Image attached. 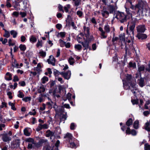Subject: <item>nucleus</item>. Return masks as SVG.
<instances>
[{
  "label": "nucleus",
  "mask_w": 150,
  "mask_h": 150,
  "mask_svg": "<svg viewBox=\"0 0 150 150\" xmlns=\"http://www.w3.org/2000/svg\"><path fill=\"white\" fill-rule=\"evenodd\" d=\"M130 8L132 10H134L135 12L139 15L142 13L143 10V5L142 4L139 2L135 6L131 5Z\"/></svg>",
  "instance_id": "obj_1"
},
{
  "label": "nucleus",
  "mask_w": 150,
  "mask_h": 150,
  "mask_svg": "<svg viewBox=\"0 0 150 150\" xmlns=\"http://www.w3.org/2000/svg\"><path fill=\"white\" fill-rule=\"evenodd\" d=\"M136 24V22L135 21H132L131 22L129 27V31H130V33H129V34L128 28H127L126 30V33L130 35H131L130 33H131V34L132 35L133 37L134 33V30L135 26Z\"/></svg>",
  "instance_id": "obj_2"
},
{
  "label": "nucleus",
  "mask_w": 150,
  "mask_h": 150,
  "mask_svg": "<svg viewBox=\"0 0 150 150\" xmlns=\"http://www.w3.org/2000/svg\"><path fill=\"white\" fill-rule=\"evenodd\" d=\"M119 21L121 23H124L127 21V15L122 12L118 11Z\"/></svg>",
  "instance_id": "obj_3"
},
{
  "label": "nucleus",
  "mask_w": 150,
  "mask_h": 150,
  "mask_svg": "<svg viewBox=\"0 0 150 150\" xmlns=\"http://www.w3.org/2000/svg\"><path fill=\"white\" fill-rule=\"evenodd\" d=\"M133 124V120L132 118H129L126 122L125 124L124 123L123 125L121 127V130L123 132H125L126 129V126L130 127Z\"/></svg>",
  "instance_id": "obj_4"
},
{
  "label": "nucleus",
  "mask_w": 150,
  "mask_h": 150,
  "mask_svg": "<svg viewBox=\"0 0 150 150\" xmlns=\"http://www.w3.org/2000/svg\"><path fill=\"white\" fill-rule=\"evenodd\" d=\"M48 83L49 84L50 87L51 88L50 90L49 91V93H53V94H55L56 93L57 86H56L54 87V88H52L55 84V81H52L50 83Z\"/></svg>",
  "instance_id": "obj_5"
},
{
  "label": "nucleus",
  "mask_w": 150,
  "mask_h": 150,
  "mask_svg": "<svg viewBox=\"0 0 150 150\" xmlns=\"http://www.w3.org/2000/svg\"><path fill=\"white\" fill-rule=\"evenodd\" d=\"M1 139L3 142L9 143L10 141L11 140V137L8 136L7 133H3L1 134Z\"/></svg>",
  "instance_id": "obj_6"
},
{
  "label": "nucleus",
  "mask_w": 150,
  "mask_h": 150,
  "mask_svg": "<svg viewBox=\"0 0 150 150\" xmlns=\"http://www.w3.org/2000/svg\"><path fill=\"white\" fill-rule=\"evenodd\" d=\"M20 140L19 139H16L13 141L11 144V148L14 149L18 148L20 146Z\"/></svg>",
  "instance_id": "obj_7"
},
{
  "label": "nucleus",
  "mask_w": 150,
  "mask_h": 150,
  "mask_svg": "<svg viewBox=\"0 0 150 150\" xmlns=\"http://www.w3.org/2000/svg\"><path fill=\"white\" fill-rule=\"evenodd\" d=\"M61 75L65 79L68 80L69 79L71 76V72L70 70H68L66 72L64 71L61 72Z\"/></svg>",
  "instance_id": "obj_8"
},
{
  "label": "nucleus",
  "mask_w": 150,
  "mask_h": 150,
  "mask_svg": "<svg viewBox=\"0 0 150 150\" xmlns=\"http://www.w3.org/2000/svg\"><path fill=\"white\" fill-rule=\"evenodd\" d=\"M79 43H81L83 47L84 48L83 50H87L89 49V50H91V48L89 45V43L87 42V40H84V42H79Z\"/></svg>",
  "instance_id": "obj_9"
},
{
  "label": "nucleus",
  "mask_w": 150,
  "mask_h": 150,
  "mask_svg": "<svg viewBox=\"0 0 150 150\" xmlns=\"http://www.w3.org/2000/svg\"><path fill=\"white\" fill-rule=\"evenodd\" d=\"M137 28L138 33H144L146 30L145 25H138L137 27Z\"/></svg>",
  "instance_id": "obj_10"
},
{
  "label": "nucleus",
  "mask_w": 150,
  "mask_h": 150,
  "mask_svg": "<svg viewBox=\"0 0 150 150\" xmlns=\"http://www.w3.org/2000/svg\"><path fill=\"white\" fill-rule=\"evenodd\" d=\"M47 141V140L44 139H42L39 141V142L38 143H35L34 142V144H34V147L35 149L36 148H38L42 146L43 143Z\"/></svg>",
  "instance_id": "obj_11"
},
{
  "label": "nucleus",
  "mask_w": 150,
  "mask_h": 150,
  "mask_svg": "<svg viewBox=\"0 0 150 150\" xmlns=\"http://www.w3.org/2000/svg\"><path fill=\"white\" fill-rule=\"evenodd\" d=\"M56 59L52 55L49 57V58L47 59V62L49 64H51L54 66L55 64Z\"/></svg>",
  "instance_id": "obj_12"
},
{
  "label": "nucleus",
  "mask_w": 150,
  "mask_h": 150,
  "mask_svg": "<svg viewBox=\"0 0 150 150\" xmlns=\"http://www.w3.org/2000/svg\"><path fill=\"white\" fill-rule=\"evenodd\" d=\"M137 37L139 40H145L147 38V35L145 34L138 33L137 35Z\"/></svg>",
  "instance_id": "obj_13"
},
{
  "label": "nucleus",
  "mask_w": 150,
  "mask_h": 150,
  "mask_svg": "<svg viewBox=\"0 0 150 150\" xmlns=\"http://www.w3.org/2000/svg\"><path fill=\"white\" fill-rule=\"evenodd\" d=\"M106 8L103 7V9L101 11V13L103 17L107 18L109 16V12L106 11Z\"/></svg>",
  "instance_id": "obj_14"
},
{
  "label": "nucleus",
  "mask_w": 150,
  "mask_h": 150,
  "mask_svg": "<svg viewBox=\"0 0 150 150\" xmlns=\"http://www.w3.org/2000/svg\"><path fill=\"white\" fill-rule=\"evenodd\" d=\"M83 28L84 31L86 32V33L85 34V36L86 37H87L88 36V35H90V28L89 27L86 28V26L85 25L83 26Z\"/></svg>",
  "instance_id": "obj_15"
},
{
  "label": "nucleus",
  "mask_w": 150,
  "mask_h": 150,
  "mask_svg": "<svg viewBox=\"0 0 150 150\" xmlns=\"http://www.w3.org/2000/svg\"><path fill=\"white\" fill-rule=\"evenodd\" d=\"M6 75L7 76H8V77L5 76V79L7 81H10L12 80V74L10 72H7L6 73Z\"/></svg>",
  "instance_id": "obj_16"
},
{
  "label": "nucleus",
  "mask_w": 150,
  "mask_h": 150,
  "mask_svg": "<svg viewBox=\"0 0 150 150\" xmlns=\"http://www.w3.org/2000/svg\"><path fill=\"white\" fill-rule=\"evenodd\" d=\"M21 1L20 0L19 2L15 1V4L13 6V7L16 10L18 11L20 9L19 3L21 2Z\"/></svg>",
  "instance_id": "obj_17"
},
{
  "label": "nucleus",
  "mask_w": 150,
  "mask_h": 150,
  "mask_svg": "<svg viewBox=\"0 0 150 150\" xmlns=\"http://www.w3.org/2000/svg\"><path fill=\"white\" fill-rule=\"evenodd\" d=\"M72 137L73 136L71 134L67 133L64 136V138L67 139L69 140V142H70V140L72 139Z\"/></svg>",
  "instance_id": "obj_18"
},
{
  "label": "nucleus",
  "mask_w": 150,
  "mask_h": 150,
  "mask_svg": "<svg viewBox=\"0 0 150 150\" xmlns=\"http://www.w3.org/2000/svg\"><path fill=\"white\" fill-rule=\"evenodd\" d=\"M46 134L45 136L47 137H50L53 136L54 133L52 131H50V130H48L46 132Z\"/></svg>",
  "instance_id": "obj_19"
},
{
  "label": "nucleus",
  "mask_w": 150,
  "mask_h": 150,
  "mask_svg": "<svg viewBox=\"0 0 150 150\" xmlns=\"http://www.w3.org/2000/svg\"><path fill=\"white\" fill-rule=\"evenodd\" d=\"M150 120H149V122H147L145 125V129L148 132H150Z\"/></svg>",
  "instance_id": "obj_20"
},
{
  "label": "nucleus",
  "mask_w": 150,
  "mask_h": 150,
  "mask_svg": "<svg viewBox=\"0 0 150 150\" xmlns=\"http://www.w3.org/2000/svg\"><path fill=\"white\" fill-rule=\"evenodd\" d=\"M138 84L141 87H143L144 86V80L143 78L141 77L139 79Z\"/></svg>",
  "instance_id": "obj_21"
},
{
  "label": "nucleus",
  "mask_w": 150,
  "mask_h": 150,
  "mask_svg": "<svg viewBox=\"0 0 150 150\" xmlns=\"http://www.w3.org/2000/svg\"><path fill=\"white\" fill-rule=\"evenodd\" d=\"M30 41L32 43H35L36 42V38L33 35H31L29 38Z\"/></svg>",
  "instance_id": "obj_22"
},
{
  "label": "nucleus",
  "mask_w": 150,
  "mask_h": 150,
  "mask_svg": "<svg viewBox=\"0 0 150 150\" xmlns=\"http://www.w3.org/2000/svg\"><path fill=\"white\" fill-rule=\"evenodd\" d=\"M109 7V11L110 13H113L115 10V8L114 6L112 5H110L108 6Z\"/></svg>",
  "instance_id": "obj_23"
},
{
  "label": "nucleus",
  "mask_w": 150,
  "mask_h": 150,
  "mask_svg": "<svg viewBox=\"0 0 150 150\" xmlns=\"http://www.w3.org/2000/svg\"><path fill=\"white\" fill-rule=\"evenodd\" d=\"M45 88L43 86V85H42V86H40V88L38 89L37 91L38 93H40L42 92H44L45 91Z\"/></svg>",
  "instance_id": "obj_24"
},
{
  "label": "nucleus",
  "mask_w": 150,
  "mask_h": 150,
  "mask_svg": "<svg viewBox=\"0 0 150 150\" xmlns=\"http://www.w3.org/2000/svg\"><path fill=\"white\" fill-rule=\"evenodd\" d=\"M10 33L11 35L13 36V38H15L16 37L18 33L15 30H11L10 31Z\"/></svg>",
  "instance_id": "obj_25"
},
{
  "label": "nucleus",
  "mask_w": 150,
  "mask_h": 150,
  "mask_svg": "<svg viewBox=\"0 0 150 150\" xmlns=\"http://www.w3.org/2000/svg\"><path fill=\"white\" fill-rule=\"evenodd\" d=\"M49 79L47 77L44 76L41 79V81L42 83L44 84L48 81Z\"/></svg>",
  "instance_id": "obj_26"
},
{
  "label": "nucleus",
  "mask_w": 150,
  "mask_h": 150,
  "mask_svg": "<svg viewBox=\"0 0 150 150\" xmlns=\"http://www.w3.org/2000/svg\"><path fill=\"white\" fill-rule=\"evenodd\" d=\"M21 51H24L26 49V47L25 45L23 44H20L19 47Z\"/></svg>",
  "instance_id": "obj_27"
},
{
  "label": "nucleus",
  "mask_w": 150,
  "mask_h": 150,
  "mask_svg": "<svg viewBox=\"0 0 150 150\" xmlns=\"http://www.w3.org/2000/svg\"><path fill=\"white\" fill-rule=\"evenodd\" d=\"M66 34V33L65 32H60L58 33L57 36V37H59V35H60L61 38H63L65 37Z\"/></svg>",
  "instance_id": "obj_28"
},
{
  "label": "nucleus",
  "mask_w": 150,
  "mask_h": 150,
  "mask_svg": "<svg viewBox=\"0 0 150 150\" xmlns=\"http://www.w3.org/2000/svg\"><path fill=\"white\" fill-rule=\"evenodd\" d=\"M139 121L138 120H136L133 123V127L136 129L138 128Z\"/></svg>",
  "instance_id": "obj_29"
},
{
  "label": "nucleus",
  "mask_w": 150,
  "mask_h": 150,
  "mask_svg": "<svg viewBox=\"0 0 150 150\" xmlns=\"http://www.w3.org/2000/svg\"><path fill=\"white\" fill-rule=\"evenodd\" d=\"M132 78V76L131 75L129 74H127L126 78V80H127V82H126V83H129L130 82L132 81L131 80Z\"/></svg>",
  "instance_id": "obj_30"
},
{
  "label": "nucleus",
  "mask_w": 150,
  "mask_h": 150,
  "mask_svg": "<svg viewBox=\"0 0 150 150\" xmlns=\"http://www.w3.org/2000/svg\"><path fill=\"white\" fill-rule=\"evenodd\" d=\"M129 65L130 68H135L136 67V63L135 62L132 63V62H130L129 63Z\"/></svg>",
  "instance_id": "obj_31"
},
{
  "label": "nucleus",
  "mask_w": 150,
  "mask_h": 150,
  "mask_svg": "<svg viewBox=\"0 0 150 150\" xmlns=\"http://www.w3.org/2000/svg\"><path fill=\"white\" fill-rule=\"evenodd\" d=\"M24 134L27 136H29L30 135V133L29 132L27 128H25L23 130Z\"/></svg>",
  "instance_id": "obj_32"
},
{
  "label": "nucleus",
  "mask_w": 150,
  "mask_h": 150,
  "mask_svg": "<svg viewBox=\"0 0 150 150\" xmlns=\"http://www.w3.org/2000/svg\"><path fill=\"white\" fill-rule=\"evenodd\" d=\"M104 28L105 31V32L108 33L110 32V28L108 25H105L104 26Z\"/></svg>",
  "instance_id": "obj_33"
},
{
  "label": "nucleus",
  "mask_w": 150,
  "mask_h": 150,
  "mask_svg": "<svg viewBox=\"0 0 150 150\" xmlns=\"http://www.w3.org/2000/svg\"><path fill=\"white\" fill-rule=\"evenodd\" d=\"M86 38V40L85 38H84L83 39L84 40H87V42L90 43L92 40L93 38V35L90 36V35H88V37Z\"/></svg>",
  "instance_id": "obj_34"
},
{
  "label": "nucleus",
  "mask_w": 150,
  "mask_h": 150,
  "mask_svg": "<svg viewBox=\"0 0 150 150\" xmlns=\"http://www.w3.org/2000/svg\"><path fill=\"white\" fill-rule=\"evenodd\" d=\"M18 94L17 95L18 97L20 98H23L24 96V95L21 90L19 91L18 92Z\"/></svg>",
  "instance_id": "obj_35"
},
{
  "label": "nucleus",
  "mask_w": 150,
  "mask_h": 150,
  "mask_svg": "<svg viewBox=\"0 0 150 150\" xmlns=\"http://www.w3.org/2000/svg\"><path fill=\"white\" fill-rule=\"evenodd\" d=\"M58 87L59 89V93L60 94L61 91L63 92L65 91V88L63 87V86L59 85L58 86Z\"/></svg>",
  "instance_id": "obj_36"
},
{
  "label": "nucleus",
  "mask_w": 150,
  "mask_h": 150,
  "mask_svg": "<svg viewBox=\"0 0 150 150\" xmlns=\"http://www.w3.org/2000/svg\"><path fill=\"white\" fill-rule=\"evenodd\" d=\"M59 42L60 44V46L61 47H63L65 46V44H66V42L64 41L63 40L61 39H60L59 40Z\"/></svg>",
  "instance_id": "obj_37"
},
{
  "label": "nucleus",
  "mask_w": 150,
  "mask_h": 150,
  "mask_svg": "<svg viewBox=\"0 0 150 150\" xmlns=\"http://www.w3.org/2000/svg\"><path fill=\"white\" fill-rule=\"evenodd\" d=\"M61 72H59L58 70L56 69H54V70L53 73L55 77L57 76L59 74L61 75Z\"/></svg>",
  "instance_id": "obj_38"
},
{
  "label": "nucleus",
  "mask_w": 150,
  "mask_h": 150,
  "mask_svg": "<svg viewBox=\"0 0 150 150\" xmlns=\"http://www.w3.org/2000/svg\"><path fill=\"white\" fill-rule=\"evenodd\" d=\"M60 141L59 140H58L57 141L56 143L55 144V146L56 147L55 149L57 150H59L58 147L59 146L60 144Z\"/></svg>",
  "instance_id": "obj_39"
},
{
  "label": "nucleus",
  "mask_w": 150,
  "mask_h": 150,
  "mask_svg": "<svg viewBox=\"0 0 150 150\" xmlns=\"http://www.w3.org/2000/svg\"><path fill=\"white\" fill-rule=\"evenodd\" d=\"M131 102L133 105H137L139 104V100L138 99L131 100Z\"/></svg>",
  "instance_id": "obj_40"
},
{
  "label": "nucleus",
  "mask_w": 150,
  "mask_h": 150,
  "mask_svg": "<svg viewBox=\"0 0 150 150\" xmlns=\"http://www.w3.org/2000/svg\"><path fill=\"white\" fill-rule=\"evenodd\" d=\"M70 143V146L71 148H76V146L75 143L74 142H70V141L69 142Z\"/></svg>",
  "instance_id": "obj_41"
},
{
  "label": "nucleus",
  "mask_w": 150,
  "mask_h": 150,
  "mask_svg": "<svg viewBox=\"0 0 150 150\" xmlns=\"http://www.w3.org/2000/svg\"><path fill=\"white\" fill-rule=\"evenodd\" d=\"M129 84L130 86H131L132 88H135V90H137L136 89V84L135 83H134V82H132V81L131 82H130V83H129Z\"/></svg>",
  "instance_id": "obj_42"
},
{
  "label": "nucleus",
  "mask_w": 150,
  "mask_h": 150,
  "mask_svg": "<svg viewBox=\"0 0 150 150\" xmlns=\"http://www.w3.org/2000/svg\"><path fill=\"white\" fill-rule=\"evenodd\" d=\"M34 140L32 138H29L25 140L26 142H31L32 144H34Z\"/></svg>",
  "instance_id": "obj_43"
},
{
  "label": "nucleus",
  "mask_w": 150,
  "mask_h": 150,
  "mask_svg": "<svg viewBox=\"0 0 150 150\" xmlns=\"http://www.w3.org/2000/svg\"><path fill=\"white\" fill-rule=\"evenodd\" d=\"M144 150H150V145L148 143H146L144 144Z\"/></svg>",
  "instance_id": "obj_44"
},
{
  "label": "nucleus",
  "mask_w": 150,
  "mask_h": 150,
  "mask_svg": "<svg viewBox=\"0 0 150 150\" xmlns=\"http://www.w3.org/2000/svg\"><path fill=\"white\" fill-rule=\"evenodd\" d=\"M39 53L40 54V56L43 57H45L46 56V52H44L42 50V51H40Z\"/></svg>",
  "instance_id": "obj_45"
},
{
  "label": "nucleus",
  "mask_w": 150,
  "mask_h": 150,
  "mask_svg": "<svg viewBox=\"0 0 150 150\" xmlns=\"http://www.w3.org/2000/svg\"><path fill=\"white\" fill-rule=\"evenodd\" d=\"M125 8L126 9V12L128 15H132V14L131 13V11L129 9V8H127L125 6Z\"/></svg>",
  "instance_id": "obj_46"
},
{
  "label": "nucleus",
  "mask_w": 150,
  "mask_h": 150,
  "mask_svg": "<svg viewBox=\"0 0 150 150\" xmlns=\"http://www.w3.org/2000/svg\"><path fill=\"white\" fill-rule=\"evenodd\" d=\"M10 36V33L8 31H6L5 34L3 36L6 38H8Z\"/></svg>",
  "instance_id": "obj_47"
},
{
  "label": "nucleus",
  "mask_w": 150,
  "mask_h": 150,
  "mask_svg": "<svg viewBox=\"0 0 150 150\" xmlns=\"http://www.w3.org/2000/svg\"><path fill=\"white\" fill-rule=\"evenodd\" d=\"M55 110L56 112H63L64 111V109L63 107H59L58 109H55Z\"/></svg>",
  "instance_id": "obj_48"
},
{
  "label": "nucleus",
  "mask_w": 150,
  "mask_h": 150,
  "mask_svg": "<svg viewBox=\"0 0 150 150\" xmlns=\"http://www.w3.org/2000/svg\"><path fill=\"white\" fill-rule=\"evenodd\" d=\"M23 101L25 102H27L28 101H30L31 100V98L30 97H25L22 98Z\"/></svg>",
  "instance_id": "obj_49"
},
{
  "label": "nucleus",
  "mask_w": 150,
  "mask_h": 150,
  "mask_svg": "<svg viewBox=\"0 0 150 150\" xmlns=\"http://www.w3.org/2000/svg\"><path fill=\"white\" fill-rule=\"evenodd\" d=\"M74 48L75 49H77L78 50H81L82 46L80 44L76 45L74 46Z\"/></svg>",
  "instance_id": "obj_50"
},
{
  "label": "nucleus",
  "mask_w": 150,
  "mask_h": 150,
  "mask_svg": "<svg viewBox=\"0 0 150 150\" xmlns=\"http://www.w3.org/2000/svg\"><path fill=\"white\" fill-rule=\"evenodd\" d=\"M119 40H125V35L124 34H120L119 36Z\"/></svg>",
  "instance_id": "obj_51"
},
{
  "label": "nucleus",
  "mask_w": 150,
  "mask_h": 150,
  "mask_svg": "<svg viewBox=\"0 0 150 150\" xmlns=\"http://www.w3.org/2000/svg\"><path fill=\"white\" fill-rule=\"evenodd\" d=\"M39 125L41 127L42 129H47L48 128L47 125L46 124L42 125L41 124H39Z\"/></svg>",
  "instance_id": "obj_52"
},
{
  "label": "nucleus",
  "mask_w": 150,
  "mask_h": 150,
  "mask_svg": "<svg viewBox=\"0 0 150 150\" xmlns=\"http://www.w3.org/2000/svg\"><path fill=\"white\" fill-rule=\"evenodd\" d=\"M105 31L101 33L100 35L101 36V38L102 39H105L107 38V35H105Z\"/></svg>",
  "instance_id": "obj_53"
},
{
  "label": "nucleus",
  "mask_w": 150,
  "mask_h": 150,
  "mask_svg": "<svg viewBox=\"0 0 150 150\" xmlns=\"http://www.w3.org/2000/svg\"><path fill=\"white\" fill-rule=\"evenodd\" d=\"M72 94L70 93H68L67 95V98L68 99L69 101L71 100V96Z\"/></svg>",
  "instance_id": "obj_54"
},
{
  "label": "nucleus",
  "mask_w": 150,
  "mask_h": 150,
  "mask_svg": "<svg viewBox=\"0 0 150 150\" xmlns=\"http://www.w3.org/2000/svg\"><path fill=\"white\" fill-rule=\"evenodd\" d=\"M63 7L62 5L60 4H59L58 6L59 11H62V13H64V11L63 10Z\"/></svg>",
  "instance_id": "obj_55"
},
{
  "label": "nucleus",
  "mask_w": 150,
  "mask_h": 150,
  "mask_svg": "<svg viewBox=\"0 0 150 150\" xmlns=\"http://www.w3.org/2000/svg\"><path fill=\"white\" fill-rule=\"evenodd\" d=\"M144 65H142L138 67V70L139 72L143 71L144 70Z\"/></svg>",
  "instance_id": "obj_56"
},
{
  "label": "nucleus",
  "mask_w": 150,
  "mask_h": 150,
  "mask_svg": "<svg viewBox=\"0 0 150 150\" xmlns=\"http://www.w3.org/2000/svg\"><path fill=\"white\" fill-rule=\"evenodd\" d=\"M76 14L79 17H81L83 15V13L80 11H78L76 12Z\"/></svg>",
  "instance_id": "obj_57"
},
{
  "label": "nucleus",
  "mask_w": 150,
  "mask_h": 150,
  "mask_svg": "<svg viewBox=\"0 0 150 150\" xmlns=\"http://www.w3.org/2000/svg\"><path fill=\"white\" fill-rule=\"evenodd\" d=\"M42 40H41L40 41L38 40L36 45L37 47H38L40 46L42 47Z\"/></svg>",
  "instance_id": "obj_58"
},
{
  "label": "nucleus",
  "mask_w": 150,
  "mask_h": 150,
  "mask_svg": "<svg viewBox=\"0 0 150 150\" xmlns=\"http://www.w3.org/2000/svg\"><path fill=\"white\" fill-rule=\"evenodd\" d=\"M0 122L3 123H5L6 122V120L3 119V116L1 114H0Z\"/></svg>",
  "instance_id": "obj_59"
},
{
  "label": "nucleus",
  "mask_w": 150,
  "mask_h": 150,
  "mask_svg": "<svg viewBox=\"0 0 150 150\" xmlns=\"http://www.w3.org/2000/svg\"><path fill=\"white\" fill-rule=\"evenodd\" d=\"M19 80V79L18 78V76L15 75L14 76L13 78V81L14 82L18 81Z\"/></svg>",
  "instance_id": "obj_60"
},
{
  "label": "nucleus",
  "mask_w": 150,
  "mask_h": 150,
  "mask_svg": "<svg viewBox=\"0 0 150 150\" xmlns=\"http://www.w3.org/2000/svg\"><path fill=\"white\" fill-rule=\"evenodd\" d=\"M67 117L66 114H63L62 115V118L60 119V122H61L62 119H63V121H65L67 119Z\"/></svg>",
  "instance_id": "obj_61"
},
{
  "label": "nucleus",
  "mask_w": 150,
  "mask_h": 150,
  "mask_svg": "<svg viewBox=\"0 0 150 150\" xmlns=\"http://www.w3.org/2000/svg\"><path fill=\"white\" fill-rule=\"evenodd\" d=\"M27 148L28 149H30L32 148L35 149L34 146H33L32 144L29 143L28 144Z\"/></svg>",
  "instance_id": "obj_62"
},
{
  "label": "nucleus",
  "mask_w": 150,
  "mask_h": 150,
  "mask_svg": "<svg viewBox=\"0 0 150 150\" xmlns=\"http://www.w3.org/2000/svg\"><path fill=\"white\" fill-rule=\"evenodd\" d=\"M136 131L134 129H132L131 130V134L133 136H135L137 135Z\"/></svg>",
  "instance_id": "obj_63"
},
{
  "label": "nucleus",
  "mask_w": 150,
  "mask_h": 150,
  "mask_svg": "<svg viewBox=\"0 0 150 150\" xmlns=\"http://www.w3.org/2000/svg\"><path fill=\"white\" fill-rule=\"evenodd\" d=\"M45 150H50L51 147L49 145H47L44 146Z\"/></svg>",
  "instance_id": "obj_64"
}]
</instances>
